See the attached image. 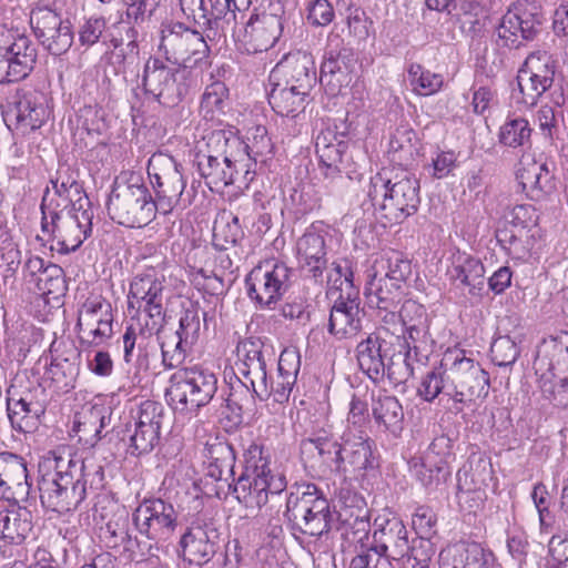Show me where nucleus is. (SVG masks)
Instances as JSON below:
<instances>
[{"mask_svg": "<svg viewBox=\"0 0 568 568\" xmlns=\"http://www.w3.org/2000/svg\"><path fill=\"white\" fill-rule=\"evenodd\" d=\"M404 344L402 345V371H396L395 379H409L414 375L415 365H425L433 351L434 339L429 326H417L414 329H404Z\"/></svg>", "mask_w": 568, "mask_h": 568, "instance_id": "473e14b6", "label": "nucleus"}, {"mask_svg": "<svg viewBox=\"0 0 568 568\" xmlns=\"http://www.w3.org/2000/svg\"><path fill=\"white\" fill-rule=\"evenodd\" d=\"M207 148L213 152H220L230 169L235 170V176L240 183L247 186L256 173V163L252 159L246 142L232 131L216 130L207 139Z\"/></svg>", "mask_w": 568, "mask_h": 568, "instance_id": "4be33fe9", "label": "nucleus"}, {"mask_svg": "<svg viewBox=\"0 0 568 568\" xmlns=\"http://www.w3.org/2000/svg\"><path fill=\"white\" fill-rule=\"evenodd\" d=\"M201 312L197 304L185 307L179 320V328L173 332H154L161 348L162 364L166 369L179 367L186 358L187 353L197 342L201 331Z\"/></svg>", "mask_w": 568, "mask_h": 568, "instance_id": "4468645a", "label": "nucleus"}, {"mask_svg": "<svg viewBox=\"0 0 568 568\" xmlns=\"http://www.w3.org/2000/svg\"><path fill=\"white\" fill-rule=\"evenodd\" d=\"M272 89L268 93V103L282 116H295L304 111L308 102L310 92L302 91L294 85L283 84L282 81H270Z\"/></svg>", "mask_w": 568, "mask_h": 568, "instance_id": "79ce46f5", "label": "nucleus"}, {"mask_svg": "<svg viewBox=\"0 0 568 568\" xmlns=\"http://www.w3.org/2000/svg\"><path fill=\"white\" fill-rule=\"evenodd\" d=\"M355 61L354 52L347 48L326 52L321 65V84L331 85L333 91L338 90L347 79Z\"/></svg>", "mask_w": 568, "mask_h": 568, "instance_id": "37998d69", "label": "nucleus"}, {"mask_svg": "<svg viewBox=\"0 0 568 568\" xmlns=\"http://www.w3.org/2000/svg\"><path fill=\"white\" fill-rule=\"evenodd\" d=\"M485 273L483 262L465 253L457 255L448 270L453 285L462 291L467 290L471 296L481 295L486 282Z\"/></svg>", "mask_w": 568, "mask_h": 568, "instance_id": "c9c22d12", "label": "nucleus"}, {"mask_svg": "<svg viewBox=\"0 0 568 568\" xmlns=\"http://www.w3.org/2000/svg\"><path fill=\"white\" fill-rule=\"evenodd\" d=\"M169 294L165 276L154 268L136 274L130 282L128 308L144 315L145 328L150 336L153 332H159L164 324Z\"/></svg>", "mask_w": 568, "mask_h": 568, "instance_id": "39448f33", "label": "nucleus"}, {"mask_svg": "<svg viewBox=\"0 0 568 568\" xmlns=\"http://www.w3.org/2000/svg\"><path fill=\"white\" fill-rule=\"evenodd\" d=\"M111 304L101 296L88 298L78 312L77 326H94L99 318L110 312Z\"/></svg>", "mask_w": 568, "mask_h": 568, "instance_id": "e2e57ef3", "label": "nucleus"}, {"mask_svg": "<svg viewBox=\"0 0 568 568\" xmlns=\"http://www.w3.org/2000/svg\"><path fill=\"white\" fill-rule=\"evenodd\" d=\"M237 362L235 367L240 377H251L253 373L266 369L272 362V352L260 339L246 338L236 347Z\"/></svg>", "mask_w": 568, "mask_h": 568, "instance_id": "ea45409f", "label": "nucleus"}, {"mask_svg": "<svg viewBox=\"0 0 568 568\" xmlns=\"http://www.w3.org/2000/svg\"><path fill=\"white\" fill-rule=\"evenodd\" d=\"M531 128L525 118H508L500 126L498 133L499 143L508 148H521L530 144Z\"/></svg>", "mask_w": 568, "mask_h": 568, "instance_id": "603ef678", "label": "nucleus"}, {"mask_svg": "<svg viewBox=\"0 0 568 568\" xmlns=\"http://www.w3.org/2000/svg\"><path fill=\"white\" fill-rule=\"evenodd\" d=\"M30 489L27 460L18 454L1 452L0 498L18 505L28 499Z\"/></svg>", "mask_w": 568, "mask_h": 568, "instance_id": "bb28decb", "label": "nucleus"}, {"mask_svg": "<svg viewBox=\"0 0 568 568\" xmlns=\"http://www.w3.org/2000/svg\"><path fill=\"white\" fill-rule=\"evenodd\" d=\"M245 467L237 480L230 488L232 494L247 509H261L267 503L265 476L270 475V458L264 455V447L251 444L244 454Z\"/></svg>", "mask_w": 568, "mask_h": 568, "instance_id": "f8f14e48", "label": "nucleus"}, {"mask_svg": "<svg viewBox=\"0 0 568 568\" xmlns=\"http://www.w3.org/2000/svg\"><path fill=\"white\" fill-rule=\"evenodd\" d=\"M217 537L212 524L192 523L180 539L184 561L196 566L207 564L216 552Z\"/></svg>", "mask_w": 568, "mask_h": 568, "instance_id": "7c9ffc66", "label": "nucleus"}, {"mask_svg": "<svg viewBox=\"0 0 568 568\" xmlns=\"http://www.w3.org/2000/svg\"><path fill=\"white\" fill-rule=\"evenodd\" d=\"M93 209L67 212L60 220L41 219V231L52 241L51 250L60 254L77 251L92 233Z\"/></svg>", "mask_w": 568, "mask_h": 568, "instance_id": "a211bd4d", "label": "nucleus"}, {"mask_svg": "<svg viewBox=\"0 0 568 568\" xmlns=\"http://www.w3.org/2000/svg\"><path fill=\"white\" fill-rule=\"evenodd\" d=\"M8 116L14 120L16 130L22 134L40 129L50 116L44 93L37 90L17 91Z\"/></svg>", "mask_w": 568, "mask_h": 568, "instance_id": "a878e982", "label": "nucleus"}, {"mask_svg": "<svg viewBox=\"0 0 568 568\" xmlns=\"http://www.w3.org/2000/svg\"><path fill=\"white\" fill-rule=\"evenodd\" d=\"M163 418L162 404L145 400L140 405L134 430L130 435L129 450L132 455L148 454L154 449L160 442Z\"/></svg>", "mask_w": 568, "mask_h": 568, "instance_id": "b1692460", "label": "nucleus"}, {"mask_svg": "<svg viewBox=\"0 0 568 568\" xmlns=\"http://www.w3.org/2000/svg\"><path fill=\"white\" fill-rule=\"evenodd\" d=\"M320 168L325 176L332 181H351L356 173V165L348 154V144L337 138L331 129L321 131L315 141Z\"/></svg>", "mask_w": 568, "mask_h": 568, "instance_id": "412c9836", "label": "nucleus"}, {"mask_svg": "<svg viewBox=\"0 0 568 568\" xmlns=\"http://www.w3.org/2000/svg\"><path fill=\"white\" fill-rule=\"evenodd\" d=\"M63 20L59 12L45 6H37L30 13V24L37 39L60 27Z\"/></svg>", "mask_w": 568, "mask_h": 568, "instance_id": "bf43d9fd", "label": "nucleus"}, {"mask_svg": "<svg viewBox=\"0 0 568 568\" xmlns=\"http://www.w3.org/2000/svg\"><path fill=\"white\" fill-rule=\"evenodd\" d=\"M493 478L490 459L480 452L469 455L467 463L457 473V498L460 504L470 499L478 507L484 500V489Z\"/></svg>", "mask_w": 568, "mask_h": 568, "instance_id": "5701e85b", "label": "nucleus"}, {"mask_svg": "<svg viewBox=\"0 0 568 568\" xmlns=\"http://www.w3.org/2000/svg\"><path fill=\"white\" fill-rule=\"evenodd\" d=\"M359 292L337 295L331 307L327 329L337 339L349 338L362 329L364 311L361 308Z\"/></svg>", "mask_w": 568, "mask_h": 568, "instance_id": "c85d7f7f", "label": "nucleus"}, {"mask_svg": "<svg viewBox=\"0 0 568 568\" xmlns=\"http://www.w3.org/2000/svg\"><path fill=\"white\" fill-rule=\"evenodd\" d=\"M211 9L209 12V21L204 23L209 29L225 31L233 30L236 24L237 9L235 0H207Z\"/></svg>", "mask_w": 568, "mask_h": 568, "instance_id": "864d4df0", "label": "nucleus"}, {"mask_svg": "<svg viewBox=\"0 0 568 568\" xmlns=\"http://www.w3.org/2000/svg\"><path fill=\"white\" fill-rule=\"evenodd\" d=\"M78 125L88 134H102L105 129L104 111L98 105H85L78 114Z\"/></svg>", "mask_w": 568, "mask_h": 568, "instance_id": "338daca9", "label": "nucleus"}, {"mask_svg": "<svg viewBox=\"0 0 568 568\" xmlns=\"http://www.w3.org/2000/svg\"><path fill=\"white\" fill-rule=\"evenodd\" d=\"M326 285L328 294L342 295L351 294V290L358 291L354 284V272L352 262L347 258H338L327 267Z\"/></svg>", "mask_w": 568, "mask_h": 568, "instance_id": "3c124183", "label": "nucleus"}, {"mask_svg": "<svg viewBox=\"0 0 568 568\" xmlns=\"http://www.w3.org/2000/svg\"><path fill=\"white\" fill-rule=\"evenodd\" d=\"M284 515L293 530L311 537H322L335 525L329 501L314 484L290 491Z\"/></svg>", "mask_w": 568, "mask_h": 568, "instance_id": "7ed1b4c3", "label": "nucleus"}, {"mask_svg": "<svg viewBox=\"0 0 568 568\" xmlns=\"http://www.w3.org/2000/svg\"><path fill=\"white\" fill-rule=\"evenodd\" d=\"M538 230L501 226L496 231L499 245L516 260H527L537 243Z\"/></svg>", "mask_w": 568, "mask_h": 568, "instance_id": "a19ab883", "label": "nucleus"}, {"mask_svg": "<svg viewBox=\"0 0 568 568\" xmlns=\"http://www.w3.org/2000/svg\"><path fill=\"white\" fill-rule=\"evenodd\" d=\"M36 286L39 292L47 295H58L65 290L63 268L49 263L41 276L36 277Z\"/></svg>", "mask_w": 568, "mask_h": 568, "instance_id": "680f3d73", "label": "nucleus"}, {"mask_svg": "<svg viewBox=\"0 0 568 568\" xmlns=\"http://www.w3.org/2000/svg\"><path fill=\"white\" fill-rule=\"evenodd\" d=\"M447 377L449 385L448 398L457 405H468L477 398H485L489 393V375L473 358L466 357L464 351H448ZM463 407H456V413L462 412Z\"/></svg>", "mask_w": 568, "mask_h": 568, "instance_id": "0eeeda50", "label": "nucleus"}, {"mask_svg": "<svg viewBox=\"0 0 568 568\" xmlns=\"http://www.w3.org/2000/svg\"><path fill=\"white\" fill-rule=\"evenodd\" d=\"M490 353L496 365L506 367L517 361L520 352L515 341L509 336H499L491 343Z\"/></svg>", "mask_w": 568, "mask_h": 568, "instance_id": "69168bd1", "label": "nucleus"}, {"mask_svg": "<svg viewBox=\"0 0 568 568\" xmlns=\"http://www.w3.org/2000/svg\"><path fill=\"white\" fill-rule=\"evenodd\" d=\"M293 274V270L282 261H265L247 274V296L258 307L271 310L288 291Z\"/></svg>", "mask_w": 568, "mask_h": 568, "instance_id": "9d476101", "label": "nucleus"}, {"mask_svg": "<svg viewBox=\"0 0 568 568\" xmlns=\"http://www.w3.org/2000/svg\"><path fill=\"white\" fill-rule=\"evenodd\" d=\"M36 43L18 29L0 24V83L26 79L34 69Z\"/></svg>", "mask_w": 568, "mask_h": 568, "instance_id": "1a4fd4ad", "label": "nucleus"}, {"mask_svg": "<svg viewBox=\"0 0 568 568\" xmlns=\"http://www.w3.org/2000/svg\"><path fill=\"white\" fill-rule=\"evenodd\" d=\"M372 413L378 428L395 438L400 436L404 429V410L395 396H378L373 402Z\"/></svg>", "mask_w": 568, "mask_h": 568, "instance_id": "c03bdc74", "label": "nucleus"}, {"mask_svg": "<svg viewBox=\"0 0 568 568\" xmlns=\"http://www.w3.org/2000/svg\"><path fill=\"white\" fill-rule=\"evenodd\" d=\"M369 550L376 556L374 568H393L392 560L409 557L412 546L403 520L390 511L374 519L373 541Z\"/></svg>", "mask_w": 568, "mask_h": 568, "instance_id": "9b49d317", "label": "nucleus"}, {"mask_svg": "<svg viewBox=\"0 0 568 568\" xmlns=\"http://www.w3.org/2000/svg\"><path fill=\"white\" fill-rule=\"evenodd\" d=\"M412 469L416 478L425 487L437 486L439 483L446 481L452 474L448 466L437 465L436 460L429 463V465L414 463Z\"/></svg>", "mask_w": 568, "mask_h": 568, "instance_id": "0e129e2a", "label": "nucleus"}, {"mask_svg": "<svg viewBox=\"0 0 568 568\" xmlns=\"http://www.w3.org/2000/svg\"><path fill=\"white\" fill-rule=\"evenodd\" d=\"M159 49L164 53L166 61L182 70L206 63L210 55V47L203 36L183 23H172L162 28Z\"/></svg>", "mask_w": 568, "mask_h": 568, "instance_id": "6e6552de", "label": "nucleus"}, {"mask_svg": "<svg viewBox=\"0 0 568 568\" xmlns=\"http://www.w3.org/2000/svg\"><path fill=\"white\" fill-rule=\"evenodd\" d=\"M40 43L53 55L65 53L73 43V32L68 19L63 20L60 27H55L49 34L38 39Z\"/></svg>", "mask_w": 568, "mask_h": 568, "instance_id": "4d7b16f0", "label": "nucleus"}, {"mask_svg": "<svg viewBox=\"0 0 568 568\" xmlns=\"http://www.w3.org/2000/svg\"><path fill=\"white\" fill-rule=\"evenodd\" d=\"M407 73L413 91L419 95H432L438 92L444 83L442 74L430 72L418 63H412Z\"/></svg>", "mask_w": 568, "mask_h": 568, "instance_id": "5fc2aeb1", "label": "nucleus"}, {"mask_svg": "<svg viewBox=\"0 0 568 568\" xmlns=\"http://www.w3.org/2000/svg\"><path fill=\"white\" fill-rule=\"evenodd\" d=\"M374 274L385 277L386 282H392L404 287L412 275V262L403 253L388 251L376 260V270Z\"/></svg>", "mask_w": 568, "mask_h": 568, "instance_id": "09e8293b", "label": "nucleus"}, {"mask_svg": "<svg viewBox=\"0 0 568 568\" xmlns=\"http://www.w3.org/2000/svg\"><path fill=\"white\" fill-rule=\"evenodd\" d=\"M39 476L41 505L59 514L75 510L105 483L103 466L92 458L48 457L39 464Z\"/></svg>", "mask_w": 568, "mask_h": 568, "instance_id": "f257e3e1", "label": "nucleus"}, {"mask_svg": "<svg viewBox=\"0 0 568 568\" xmlns=\"http://www.w3.org/2000/svg\"><path fill=\"white\" fill-rule=\"evenodd\" d=\"M185 72L181 68H170L163 60L150 57L143 67L142 88L164 106L179 104L187 94Z\"/></svg>", "mask_w": 568, "mask_h": 568, "instance_id": "f3484780", "label": "nucleus"}, {"mask_svg": "<svg viewBox=\"0 0 568 568\" xmlns=\"http://www.w3.org/2000/svg\"><path fill=\"white\" fill-rule=\"evenodd\" d=\"M101 537L110 548L124 546L126 549L132 545V537L129 532V520L126 516L111 518L104 527H101Z\"/></svg>", "mask_w": 568, "mask_h": 568, "instance_id": "13d9d810", "label": "nucleus"}, {"mask_svg": "<svg viewBox=\"0 0 568 568\" xmlns=\"http://www.w3.org/2000/svg\"><path fill=\"white\" fill-rule=\"evenodd\" d=\"M454 439L447 434L436 436L428 447L426 460L428 463L437 462V465L447 466L454 459Z\"/></svg>", "mask_w": 568, "mask_h": 568, "instance_id": "774afa93", "label": "nucleus"}, {"mask_svg": "<svg viewBox=\"0 0 568 568\" xmlns=\"http://www.w3.org/2000/svg\"><path fill=\"white\" fill-rule=\"evenodd\" d=\"M368 196L385 224H398L418 210L419 182L410 173H378L371 179Z\"/></svg>", "mask_w": 568, "mask_h": 568, "instance_id": "f03ea898", "label": "nucleus"}, {"mask_svg": "<svg viewBox=\"0 0 568 568\" xmlns=\"http://www.w3.org/2000/svg\"><path fill=\"white\" fill-rule=\"evenodd\" d=\"M452 358L450 355H447V352L444 354L440 364L436 367H433L429 372L425 374L422 378V382L417 388V394L426 402H433L440 394L448 397V387L449 378L447 377L448 371V361Z\"/></svg>", "mask_w": 568, "mask_h": 568, "instance_id": "8fccbe9b", "label": "nucleus"}, {"mask_svg": "<svg viewBox=\"0 0 568 568\" xmlns=\"http://www.w3.org/2000/svg\"><path fill=\"white\" fill-rule=\"evenodd\" d=\"M9 504L11 508L0 511V540L9 545H20L32 530V515L20 504Z\"/></svg>", "mask_w": 568, "mask_h": 568, "instance_id": "58836bf2", "label": "nucleus"}, {"mask_svg": "<svg viewBox=\"0 0 568 568\" xmlns=\"http://www.w3.org/2000/svg\"><path fill=\"white\" fill-rule=\"evenodd\" d=\"M556 64L546 51L529 54L517 73V89L513 99L518 104L531 108L548 91L555 80Z\"/></svg>", "mask_w": 568, "mask_h": 568, "instance_id": "2eb2a0df", "label": "nucleus"}, {"mask_svg": "<svg viewBox=\"0 0 568 568\" xmlns=\"http://www.w3.org/2000/svg\"><path fill=\"white\" fill-rule=\"evenodd\" d=\"M220 154L209 149L207 153L199 152L195 158L197 172L211 190H221L239 182L235 170L230 169Z\"/></svg>", "mask_w": 568, "mask_h": 568, "instance_id": "4c0bfd02", "label": "nucleus"}, {"mask_svg": "<svg viewBox=\"0 0 568 568\" xmlns=\"http://www.w3.org/2000/svg\"><path fill=\"white\" fill-rule=\"evenodd\" d=\"M341 452L343 465L338 474H362L377 467L374 442L369 437L343 438Z\"/></svg>", "mask_w": 568, "mask_h": 568, "instance_id": "e433bc0d", "label": "nucleus"}, {"mask_svg": "<svg viewBox=\"0 0 568 568\" xmlns=\"http://www.w3.org/2000/svg\"><path fill=\"white\" fill-rule=\"evenodd\" d=\"M302 455L310 459L317 458L332 471L337 473L342 467V443H338L332 429L325 426L313 427L300 443Z\"/></svg>", "mask_w": 568, "mask_h": 568, "instance_id": "2f4dec72", "label": "nucleus"}, {"mask_svg": "<svg viewBox=\"0 0 568 568\" xmlns=\"http://www.w3.org/2000/svg\"><path fill=\"white\" fill-rule=\"evenodd\" d=\"M545 21L542 9L535 2L518 3L501 18L497 37L504 47L518 49L524 41H531Z\"/></svg>", "mask_w": 568, "mask_h": 568, "instance_id": "6ab92c4d", "label": "nucleus"}, {"mask_svg": "<svg viewBox=\"0 0 568 568\" xmlns=\"http://www.w3.org/2000/svg\"><path fill=\"white\" fill-rule=\"evenodd\" d=\"M148 175L155 193L153 201L159 212L171 213L186 185L181 164L172 155L158 152L149 159Z\"/></svg>", "mask_w": 568, "mask_h": 568, "instance_id": "ddd939ff", "label": "nucleus"}, {"mask_svg": "<svg viewBox=\"0 0 568 568\" xmlns=\"http://www.w3.org/2000/svg\"><path fill=\"white\" fill-rule=\"evenodd\" d=\"M404 287L386 282L385 277L373 274L366 284L369 306L378 310H396L404 297Z\"/></svg>", "mask_w": 568, "mask_h": 568, "instance_id": "49530a36", "label": "nucleus"}, {"mask_svg": "<svg viewBox=\"0 0 568 568\" xmlns=\"http://www.w3.org/2000/svg\"><path fill=\"white\" fill-rule=\"evenodd\" d=\"M301 270L315 283L324 282L327 266L325 233L315 225L310 226L296 242Z\"/></svg>", "mask_w": 568, "mask_h": 568, "instance_id": "c756f323", "label": "nucleus"}, {"mask_svg": "<svg viewBox=\"0 0 568 568\" xmlns=\"http://www.w3.org/2000/svg\"><path fill=\"white\" fill-rule=\"evenodd\" d=\"M392 344L383 338L379 333H369L356 346V359L361 371L374 383L385 376L394 383L402 384L408 379H395L396 371H402V351L390 354Z\"/></svg>", "mask_w": 568, "mask_h": 568, "instance_id": "dca6fc26", "label": "nucleus"}, {"mask_svg": "<svg viewBox=\"0 0 568 568\" xmlns=\"http://www.w3.org/2000/svg\"><path fill=\"white\" fill-rule=\"evenodd\" d=\"M270 81H282L311 93L317 83L313 55L301 50L290 52L271 71Z\"/></svg>", "mask_w": 568, "mask_h": 568, "instance_id": "393cba45", "label": "nucleus"}, {"mask_svg": "<svg viewBox=\"0 0 568 568\" xmlns=\"http://www.w3.org/2000/svg\"><path fill=\"white\" fill-rule=\"evenodd\" d=\"M112 221L125 227H143L159 212L149 189L138 180L116 178L106 202Z\"/></svg>", "mask_w": 568, "mask_h": 568, "instance_id": "20e7f679", "label": "nucleus"}, {"mask_svg": "<svg viewBox=\"0 0 568 568\" xmlns=\"http://www.w3.org/2000/svg\"><path fill=\"white\" fill-rule=\"evenodd\" d=\"M138 531L155 542L169 540L178 526V513L161 498L145 499L132 515Z\"/></svg>", "mask_w": 568, "mask_h": 568, "instance_id": "aec40b11", "label": "nucleus"}, {"mask_svg": "<svg viewBox=\"0 0 568 568\" xmlns=\"http://www.w3.org/2000/svg\"><path fill=\"white\" fill-rule=\"evenodd\" d=\"M520 165L516 178L523 192L530 200L540 201L555 191V176L546 162L532 160L528 163L520 162Z\"/></svg>", "mask_w": 568, "mask_h": 568, "instance_id": "f704fd0d", "label": "nucleus"}, {"mask_svg": "<svg viewBox=\"0 0 568 568\" xmlns=\"http://www.w3.org/2000/svg\"><path fill=\"white\" fill-rule=\"evenodd\" d=\"M207 476L229 481L234 476L235 453L231 444L217 438L206 444Z\"/></svg>", "mask_w": 568, "mask_h": 568, "instance_id": "a18cd8bd", "label": "nucleus"}, {"mask_svg": "<svg viewBox=\"0 0 568 568\" xmlns=\"http://www.w3.org/2000/svg\"><path fill=\"white\" fill-rule=\"evenodd\" d=\"M256 395L251 389V386L240 376H235L234 382H230V394L226 398L227 407H230L233 412L237 409L242 412L243 409H250L255 404Z\"/></svg>", "mask_w": 568, "mask_h": 568, "instance_id": "052dcab7", "label": "nucleus"}, {"mask_svg": "<svg viewBox=\"0 0 568 568\" xmlns=\"http://www.w3.org/2000/svg\"><path fill=\"white\" fill-rule=\"evenodd\" d=\"M47 405L44 400L37 398L36 393L27 392L19 398H16L8 392L7 412L11 426L17 432H34L40 418L44 415Z\"/></svg>", "mask_w": 568, "mask_h": 568, "instance_id": "72a5a7b5", "label": "nucleus"}, {"mask_svg": "<svg viewBox=\"0 0 568 568\" xmlns=\"http://www.w3.org/2000/svg\"><path fill=\"white\" fill-rule=\"evenodd\" d=\"M77 206L78 203H75L72 197L47 187L40 205L41 219L45 217L47 221L60 220V217L64 216V210H68V212H77Z\"/></svg>", "mask_w": 568, "mask_h": 568, "instance_id": "6e6d98bb", "label": "nucleus"}, {"mask_svg": "<svg viewBox=\"0 0 568 568\" xmlns=\"http://www.w3.org/2000/svg\"><path fill=\"white\" fill-rule=\"evenodd\" d=\"M284 20L280 12L254 13L244 26L242 41L248 53L267 51L280 39Z\"/></svg>", "mask_w": 568, "mask_h": 568, "instance_id": "cd10ccee", "label": "nucleus"}, {"mask_svg": "<svg viewBox=\"0 0 568 568\" xmlns=\"http://www.w3.org/2000/svg\"><path fill=\"white\" fill-rule=\"evenodd\" d=\"M216 390L215 374L193 366L179 369L170 377L165 397L174 409L194 412L207 405Z\"/></svg>", "mask_w": 568, "mask_h": 568, "instance_id": "423d86ee", "label": "nucleus"}, {"mask_svg": "<svg viewBox=\"0 0 568 568\" xmlns=\"http://www.w3.org/2000/svg\"><path fill=\"white\" fill-rule=\"evenodd\" d=\"M493 551L476 541H462L454 547L452 568H493Z\"/></svg>", "mask_w": 568, "mask_h": 568, "instance_id": "de8ad7c7", "label": "nucleus"}]
</instances>
